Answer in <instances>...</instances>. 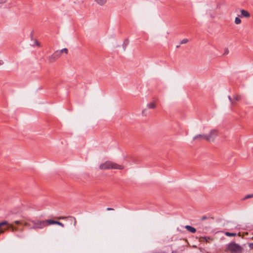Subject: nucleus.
Segmentation results:
<instances>
[{
	"label": "nucleus",
	"mask_w": 253,
	"mask_h": 253,
	"mask_svg": "<svg viewBox=\"0 0 253 253\" xmlns=\"http://www.w3.org/2000/svg\"><path fill=\"white\" fill-rule=\"evenodd\" d=\"M23 225L28 227L30 229H41L45 227V223L44 220L39 219L33 220L31 219H27L24 221Z\"/></svg>",
	"instance_id": "nucleus-1"
},
{
	"label": "nucleus",
	"mask_w": 253,
	"mask_h": 253,
	"mask_svg": "<svg viewBox=\"0 0 253 253\" xmlns=\"http://www.w3.org/2000/svg\"><path fill=\"white\" fill-rule=\"evenodd\" d=\"M99 169L101 170L107 169H123L124 166L123 165H119L111 161H106L105 162L101 163L99 165Z\"/></svg>",
	"instance_id": "nucleus-2"
},
{
	"label": "nucleus",
	"mask_w": 253,
	"mask_h": 253,
	"mask_svg": "<svg viewBox=\"0 0 253 253\" xmlns=\"http://www.w3.org/2000/svg\"><path fill=\"white\" fill-rule=\"evenodd\" d=\"M218 131L215 129L211 130L207 135V141L208 142H214L216 137L218 135Z\"/></svg>",
	"instance_id": "nucleus-3"
},
{
	"label": "nucleus",
	"mask_w": 253,
	"mask_h": 253,
	"mask_svg": "<svg viewBox=\"0 0 253 253\" xmlns=\"http://www.w3.org/2000/svg\"><path fill=\"white\" fill-rule=\"evenodd\" d=\"M226 252L231 253H236L237 252V244L234 242L229 244L226 249Z\"/></svg>",
	"instance_id": "nucleus-4"
},
{
	"label": "nucleus",
	"mask_w": 253,
	"mask_h": 253,
	"mask_svg": "<svg viewBox=\"0 0 253 253\" xmlns=\"http://www.w3.org/2000/svg\"><path fill=\"white\" fill-rule=\"evenodd\" d=\"M44 222L45 223V227L47 225L51 224H57L61 226L62 227H64V225L62 223L58 221H55L52 219H46L44 220Z\"/></svg>",
	"instance_id": "nucleus-5"
},
{
	"label": "nucleus",
	"mask_w": 253,
	"mask_h": 253,
	"mask_svg": "<svg viewBox=\"0 0 253 253\" xmlns=\"http://www.w3.org/2000/svg\"><path fill=\"white\" fill-rule=\"evenodd\" d=\"M8 223L7 221H4L0 223V234L3 233L5 231L7 230V228Z\"/></svg>",
	"instance_id": "nucleus-6"
},
{
	"label": "nucleus",
	"mask_w": 253,
	"mask_h": 253,
	"mask_svg": "<svg viewBox=\"0 0 253 253\" xmlns=\"http://www.w3.org/2000/svg\"><path fill=\"white\" fill-rule=\"evenodd\" d=\"M193 141H201L202 140H205L207 141V135L206 134H199L193 137Z\"/></svg>",
	"instance_id": "nucleus-7"
},
{
	"label": "nucleus",
	"mask_w": 253,
	"mask_h": 253,
	"mask_svg": "<svg viewBox=\"0 0 253 253\" xmlns=\"http://www.w3.org/2000/svg\"><path fill=\"white\" fill-rule=\"evenodd\" d=\"M241 17H245V18H249L250 17V13L246 10L245 9H241Z\"/></svg>",
	"instance_id": "nucleus-8"
},
{
	"label": "nucleus",
	"mask_w": 253,
	"mask_h": 253,
	"mask_svg": "<svg viewBox=\"0 0 253 253\" xmlns=\"http://www.w3.org/2000/svg\"><path fill=\"white\" fill-rule=\"evenodd\" d=\"M156 106H157V105H156V103H155L154 102L148 103L146 106L147 108L152 109L156 108Z\"/></svg>",
	"instance_id": "nucleus-9"
},
{
	"label": "nucleus",
	"mask_w": 253,
	"mask_h": 253,
	"mask_svg": "<svg viewBox=\"0 0 253 253\" xmlns=\"http://www.w3.org/2000/svg\"><path fill=\"white\" fill-rule=\"evenodd\" d=\"M7 228L11 229V230L12 232H15V231H18V227L14 226L13 224H9L8 223Z\"/></svg>",
	"instance_id": "nucleus-10"
},
{
	"label": "nucleus",
	"mask_w": 253,
	"mask_h": 253,
	"mask_svg": "<svg viewBox=\"0 0 253 253\" xmlns=\"http://www.w3.org/2000/svg\"><path fill=\"white\" fill-rule=\"evenodd\" d=\"M57 59V58L55 56H54V53L48 56V61L50 62V63H52V62H55L56 60Z\"/></svg>",
	"instance_id": "nucleus-11"
},
{
	"label": "nucleus",
	"mask_w": 253,
	"mask_h": 253,
	"mask_svg": "<svg viewBox=\"0 0 253 253\" xmlns=\"http://www.w3.org/2000/svg\"><path fill=\"white\" fill-rule=\"evenodd\" d=\"M185 228H186V229L188 231H189V232H191V233H195V232H196V229L195 228H194V227H192V226H189V225H186V226H185Z\"/></svg>",
	"instance_id": "nucleus-12"
},
{
	"label": "nucleus",
	"mask_w": 253,
	"mask_h": 253,
	"mask_svg": "<svg viewBox=\"0 0 253 253\" xmlns=\"http://www.w3.org/2000/svg\"><path fill=\"white\" fill-rule=\"evenodd\" d=\"M142 114L144 116H147L150 115V113L148 111V108L147 107L144 108L142 111Z\"/></svg>",
	"instance_id": "nucleus-13"
},
{
	"label": "nucleus",
	"mask_w": 253,
	"mask_h": 253,
	"mask_svg": "<svg viewBox=\"0 0 253 253\" xmlns=\"http://www.w3.org/2000/svg\"><path fill=\"white\" fill-rule=\"evenodd\" d=\"M99 5H104L106 2L107 0H94Z\"/></svg>",
	"instance_id": "nucleus-14"
},
{
	"label": "nucleus",
	"mask_w": 253,
	"mask_h": 253,
	"mask_svg": "<svg viewBox=\"0 0 253 253\" xmlns=\"http://www.w3.org/2000/svg\"><path fill=\"white\" fill-rule=\"evenodd\" d=\"M202 241H205L206 242L210 243L211 241H212V239H211L209 237H204L201 238Z\"/></svg>",
	"instance_id": "nucleus-15"
},
{
	"label": "nucleus",
	"mask_w": 253,
	"mask_h": 253,
	"mask_svg": "<svg viewBox=\"0 0 253 253\" xmlns=\"http://www.w3.org/2000/svg\"><path fill=\"white\" fill-rule=\"evenodd\" d=\"M54 56L58 59L62 54L60 50H56L54 52Z\"/></svg>",
	"instance_id": "nucleus-16"
},
{
	"label": "nucleus",
	"mask_w": 253,
	"mask_h": 253,
	"mask_svg": "<svg viewBox=\"0 0 253 253\" xmlns=\"http://www.w3.org/2000/svg\"><path fill=\"white\" fill-rule=\"evenodd\" d=\"M225 234L227 236H236V233H230V232H225Z\"/></svg>",
	"instance_id": "nucleus-17"
},
{
	"label": "nucleus",
	"mask_w": 253,
	"mask_h": 253,
	"mask_svg": "<svg viewBox=\"0 0 253 253\" xmlns=\"http://www.w3.org/2000/svg\"><path fill=\"white\" fill-rule=\"evenodd\" d=\"M60 51H61V53H65L66 54H68V50L67 48H63L61 50H60Z\"/></svg>",
	"instance_id": "nucleus-18"
},
{
	"label": "nucleus",
	"mask_w": 253,
	"mask_h": 253,
	"mask_svg": "<svg viewBox=\"0 0 253 253\" xmlns=\"http://www.w3.org/2000/svg\"><path fill=\"white\" fill-rule=\"evenodd\" d=\"M228 98H229V100H230L232 104H233L234 103L235 101L237 100V96H236L234 97V101L232 100V99L230 96H229Z\"/></svg>",
	"instance_id": "nucleus-19"
},
{
	"label": "nucleus",
	"mask_w": 253,
	"mask_h": 253,
	"mask_svg": "<svg viewBox=\"0 0 253 253\" xmlns=\"http://www.w3.org/2000/svg\"><path fill=\"white\" fill-rule=\"evenodd\" d=\"M188 42V40L187 39H184L182 40L180 42V44H185Z\"/></svg>",
	"instance_id": "nucleus-20"
},
{
	"label": "nucleus",
	"mask_w": 253,
	"mask_h": 253,
	"mask_svg": "<svg viewBox=\"0 0 253 253\" xmlns=\"http://www.w3.org/2000/svg\"><path fill=\"white\" fill-rule=\"evenodd\" d=\"M24 221H20L19 220H15L14 221V223L16 225H19L20 224H23V223Z\"/></svg>",
	"instance_id": "nucleus-21"
},
{
	"label": "nucleus",
	"mask_w": 253,
	"mask_h": 253,
	"mask_svg": "<svg viewBox=\"0 0 253 253\" xmlns=\"http://www.w3.org/2000/svg\"><path fill=\"white\" fill-rule=\"evenodd\" d=\"M252 197H253V194H251V195H248L243 200H245L246 199L251 198H252Z\"/></svg>",
	"instance_id": "nucleus-22"
},
{
	"label": "nucleus",
	"mask_w": 253,
	"mask_h": 253,
	"mask_svg": "<svg viewBox=\"0 0 253 253\" xmlns=\"http://www.w3.org/2000/svg\"><path fill=\"white\" fill-rule=\"evenodd\" d=\"M229 53V50L227 48H226L225 49L224 52L223 53V55H227Z\"/></svg>",
	"instance_id": "nucleus-23"
},
{
	"label": "nucleus",
	"mask_w": 253,
	"mask_h": 253,
	"mask_svg": "<svg viewBox=\"0 0 253 253\" xmlns=\"http://www.w3.org/2000/svg\"><path fill=\"white\" fill-rule=\"evenodd\" d=\"M71 218H72L74 220V225L75 226L76 225V224H77V221H76V218L75 217H71Z\"/></svg>",
	"instance_id": "nucleus-24"
},
{
	"label": "nucleus",
	"mask_w": 253,
	"mask_h": 253,
	"mask_svg": "<svg viewBox=\"0 0 253 253\" xmlns=\"http://www.w3.org/2000/svg\"><path fill=\"white\" fill-rule=\"evenodd\" d=\"M7 0H0V4H3L6 2Z\"/></svg>",
	"instance_id": "nucleus-25"
},
{
	"label": "nucleus",
	"mask_w": 253,
	"mask_h": 253,
	"mask_svg": "<svg viewBox=\"0 0 253 253\" xmlns=\"http://www.w3.org/2000/svg\"><path fill=\"white\" fill-rule=\"evenodd\" d=\"M57 219H65L66 218V217H65V216H60V217H56Z\"/></svg>",
	"instance_id": "nucleus-26"
},
{
	"label": "nucleus",
	"mask_w": 253,
	"mask_h": 253,
	"mask_svg": "<svg viewBox=\"0 0 253 253\" xmlns=\"http://www.w3.org/2000/svg\"><path fill=\"white\" fill-rule=\"evenodd\" d=\"M249 246L251 248L253 249V243L250 244Z\"/></svg>",
	"instance_id": "nucleus-27"
},
{
	"label": "nucleus",
	"mask_w": 253,
	"mask_h": 253,
	"mask_svg": "<svg viewBox=\"0 0 253 253\" xmlns=\"http://www.w3.org/2000/svg\"><path fill=\"white\" fill-rule=\"evenodd\" d=\"M107 211H113V210H114V209H112V208H107Z\"/></svg>",
	"instance_id": "nucleus-28"
},
{
	"label": "nucleus",
	"mask_w": 253,
	"mask_h": 253,
	"mask_svg": "<svg viewBox=\"0 0 253 253\" xmlns=\"http://www.w3.org/2000/svg\"><path fill=\"white\" fill-rule=\"evenodd\" d=\"M237 21H238V20H237V17L235 18V23L237 24Z\"/></svg>",
	"instance_id": "nucleus-29"
},
{
	"label": "nucleus",
	"mask_w": 253,
	"mask_h": 253,
	"mask_svg": "<svg viewBox=\"0 0 253 253\" xmlns=\"http://www.w3.org/2000/svg\"><path fill=\"white\" fill-rule=\"evenodd\" d=\"M3 64V62L2 60H0V66Z\"/></svg>",
	"instance_id": "nucleus-30"
},
{
	"label": "nucleus",
	"mask_w": 253,
	"mask_h": 253,
	"mask_svg": "<svg viewBox=\"0 0 253 253\" xmlns=\"http://www.w3.org/2000/svg\"><path fill=\"white\" fill-rule=\"evenodd\" d=\"M35 43H36V44H37V45H38V46H39V45H40V44H39V42H38L37 41H35Z\"/></svg>",
	"instance_id": "nucleus-31"
},
{
	"label": "nucleus",
	"mask_w": 253,
	"mask_h": 253,
	"mask_svg": "<svg viewBox=\"0 0 253 253\" xmlns=\"http://www.w3.org/2000/svg\"><path fill=\"white\" fill-rule=\"evenodd\" d=\"M241 20L240 19L238 18V24L241 23Z\"/></svg>",
	"instance_id": "nucleus-32"
},
{
	"label": "nucleus",
	"mask_w": 253,
	"mask_h": 253,
	"mask_svg": "<svg viewBox=\"0 0 253 253\" xmlns=\"http://www.w3.org/2000/svg\"><path fill=\"white\" fill-rule=\"evenodd\" d=\"M206 217H203V219H206Z\"/></svg>",
	"instance_id": "nucleus-33"
},
{
	"label": "nucleus",
	"mask_w": 253,
	"mask_h": 253,
	"mask_svg": "<svg viewBox=\"0 0 253 253\" xmlns=\"http://www.w3.org/2000/svg\"><path fill=\"white\" fill-rule=\"evenodd\" d=\"M179 47V45H177L176 46V47H177V48H178V47Z\"/></svg>",
	"instance_id": "nucleus-34"
}]
</instances>
